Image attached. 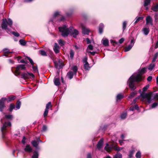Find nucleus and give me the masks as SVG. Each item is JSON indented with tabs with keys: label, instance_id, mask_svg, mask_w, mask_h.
Here are the masks:
<instances>
[{
	"label": "nucleus",
	"instance_id": "5",
	"mask_svg": "<svg viewBox=\"0 0 158 158\" xmlns=\"http://www.w3.org/2000/svg\"><path fill=\"white\" fill-rule=\"evenodd\" d=\"M60 12L58 11H56L54 13L52 17L50 19L49 22H52L53 24V23H55L57 21L58 22L64 21L65 19V18L64 16H62L61 18L59 19L56 18V17L60 15Z\"/></svg>",
	"mask_w": 158,
	"mask_h": 158
},
{
	"label": "nucleus",
	"instance_id": "29",
	"mask_svg": "<svg viewBox=\"0 0 158 158\" xmlns=\"http://www.w3.org/2000/svg\"><path fill=\"white\" fill-rule=\"evenodd\" d=\"M137 94V92L136 91H134L131 93L130 95L128 96V98H131L134 97L136 94Z\"/></svg>",
	"mask_w": 158,
	"mask_h": 158
},
{
	"label": "nucleus",
	"instance_id": "19",
	"mask_svg": "<svg viewBox=\"0 0 158 158\" xmlns=\"http://www.w3.org/2000/svg\"><path fill=\"white\" fill-rule=\"evenodd\" d=\"M142 31L144 35H147L150 31L149 28V27H144L142 29Z\"/></svg>",
	"mask_w": 158,
	"mask_h": 158
},
{
	"label": "nucleus",
	"instance_id": "54",
	"mask_svg": "<svg viewBox=\"0 0 158 158\" xmlns=\"http://www.w3.org/2000/svg\"><path fill=\"white\" fill-rule=\"evenodd\" d=\"M158 103L157 102H154L151 105V108H153L157 106Z\"/></svg>",
	"mask_w": 158,
	"mask_h": 158
},
{
	"label": "nucleus",
	"instance_id": "16",
	"mask_svg": "<svg viewBox=\"0 0 158 158\" xmlns=\"http://www.w3.org/2000/svg\"><path fill=\"white\" fill-rule=\"evenodd\" d=\"M24 151L27 152H32V149L30 145L27 144L24 149Z\"/></svg>",
	"mask_w": 158,
	"mask_h": 158
},
{
	"label": "nucleus",
	"instance_id": "37",
	"mask_svg": "<svg viewBox=\"0 0 158 158\" xmlns=\"http://www.w3.org/2000/svg\"><path fill=\"white\" fill-rule=\"evenodd\" d=\"M152 10L155 12L158 11V3L153 6L152 8Z\"/></svg>",
	"mask_w": 158,
	"mask_h": 158
},
{
	"label": "nucleus",
	"instance_id": "31",
	"mask_svg": "<svg viewBox=\"0 0 158 158\" xmlns=\"http://www.w3.org/2000/svg\"><path fill=\"white\" fill-rule=\"evenodd\" d=\"M84 67L85 70H89L91 67L89 66V64L88 62L84 64Z\"/></svg>",
	"mask_w": 158,
	"mask_h": 158
},
{
	"label": "nucleus",
	"instance_id": "43",
	"mask_svg": "<svg viewBox=\"0 0 158 158\" xmlns=\"http://www.w3.org/2000/svg\"><path fill=\"white\" fill-rule=\"evenodd\" d=\"M122 156L121 153H117L115 155L114 158H122Z\"/></svg>",
	"mask_w": 158,
	"mask_h": 158
},
{
	"label": "nucleus",
	"instance_id": "40",
	"mask_svg": "<svg viewBox=\"0 0 158 158\" xmlns=\"http://www.w3.org/2000/svg\"><path fill=\"white\" fill-rule=\"evenodd\" d=\"M134 151H135L134 150H132L130 151L129 154L128 155V158H131L132 157Z\"/></svg>",
	"mask_w": 158,
	"mask_h": 158
},
{
	"label": "nucleus",
	"instance_id": "15",
	"mask_svg": "<svg viewBox=\"0 0 158 158\" xmlns=\"http://www.w3.org/2000/svg\"><path fill=\"white\" fill-rule=\"evenodd\" d=\"M102 42L103 45L105 46L106 47L109 46V41L106 38H103L102 40Z\"/></svg>",
	"mask_w": 158,
	"mask_h": 158
},
{
	"label": "nucleus",
	"instance_id": "30",
	"mask_svg": "<svg viewBox=\"0 0 158 158\" xmlns=\"http://www.w3.org/2000/svg\"><path fill=\"white\" fill-rule=\"evenodd\" d=\"M75 52L73 49H71L69 52L70 57L71 59H73L74 55Z\"/></svg>",
	"mask_w": 158,
	"mask_h": 158
},
{
	"label": "nucleus",
	"instance_id": "8",
	"mask_svg": "<svg viewBox=\"0 0 158 158\" xmlns=\"http://www.w3.org/2000/svg\"><path fill=\"white\" fill-rule=\"evenodd\" d=\"M69 34L71 35H72L74 38H76L79 32L78 31L74 29L72 26L69 27Z\"/></svg>",
	"mask_w": 158,
	"mask_h": 158
},
{
	"label": "nucleus",
	"instance_id": "23",
	"mask_svg": "<svg viewBox=\"0 0 158 158\" xmlns=\"http://www.w3.org/2000/svg\"><path fill=\"white\" fill-rule=\"evenodd\" d=\"M71 69L73 71V73L76 75L78 70L77 67L76 65L73 66L71 67Z\"/></svg>",
	"mask_w": 158,
	"mask_h": 158
},
{
	"label": "nucleus",
	"instance_id": "27",
	"mask_svg": "<svg viewBox=\"0 0 158 158\" xmlns=\"http://www.w3.org/2000/svg\"><path fill=\"white\" fill-rule=\"evenodd\" d=\"M31 143L33 146L36 148H37V146L39 144V143H38L37 141H36L35 140L32 141L31 142Z\"/></svg>",
	"mask_w": 158,
	"mask_h": 158
},
{
	"label": "nucleus",
	"instance_id": "64",
	"mask_svg": "<svg viewBox=\"0 0 158 158\" xmlns=\"http://www.w3.org/2000/svg\"><path fill=\"white\" fill-rule=\"evenodd\" d=\"M124 39L123 38H122L119 40V42L120 44H121L124 42Z\"/></svg>",
	"mask_w": 158,
	"mask_h": 158
},
{
	"label": "nucleus",
	"instance_id": "25",
	"mask_svg": "<svg viewBox=\"0 0 158 158\" xmlns=\"http://www.w3.org/2000/svg\"><path fill=\"white\" fill-rule=\"evenodd\" d=\"M58 42L59 44L61 46H64L65 44V42L63 41L61 39H60L58 40Z\"/></svg>",
	"mask_w": 158,
	"mask_h": 158
},
{
	"label": "nucleus",
	"instance_id": "13",
	"mask_svg": "<svg viewBox=\"0 0 158 158\" xmlns=\"http://www.w3.org/2000/svg\"><path fill=\"white\" fill-rule=\"evenodd\" d=\"M103 143V139H101L98 142L97 147L98 149L100 150L102 147Z\"/></svg>",
	"mask_w": 158,
	"mask_h": 158
},
{
	"label": "nucleus",
	"instance_id": "42",
	"mask_svg": "<svg viewBox=\"0 0 158 158\" xmlns=\"http://www.w3.org/2000/svg\"><path fill=\"white\" fill-rule=\"evenodd\" d=\"M32 68L33 69V71L34 73H38V70L37 66L35 67L34 65L32 66Z\"/></svg>",
	"mask_w": 158,
	"mask_h": 158
},
{
	"label": "nucleus",
	"instance_id": "18",
	"mask_svg": "<svg viewBox=\"0 0 158 158\" xmlns=\"http://www.w3.org/2000/svg\"><path fill=\"white\" fill-rule=\"evenodd\" d=\"M90 31L89 30L85 28L84 27H82V33L85 35H88Z\"/></svg>",
	"mask_w": 158,
	"mask_h": 158
},
{
	"label": "nucleus",
	"instance_id": "28",
	"mask_svg": "<svg viewBox=\"0 0 158 158\" xmlns=\"http://www.w3.org/2000/svg\"><path fill=\"white\" fill-rule=\"evenodd\" d=\"M21 77L22 78H23L25 79L27 78L28 77V72L26 73H22L21 75Z\"/></svg>",
	"mask_w": 158,
	"mask_h": 158
},
{
	"label": "nucleus",
	"instance_id": "62",
	"mask_svg": "<svg viewBox=\"0 0 158 158\" xmlns=\"http://www.w3.org/2000/svg\"><path fill=\"white\" fill-rule=\"evenodd\" d=\"M26 139L25 137V136H23V139L22 140V143L23 144H24L25 143V140Z\"/></svg>",
	"mask_w": 158,
	"mask_h": 158
},
{
	"label": "nucleus",
	"instance_id": "9",
	"mask_svg": "<svg viewBox=\"0 0 158 158\" xmlns=\"http://www.w3.org/2000/svg\"><path fill=\"white\" fill-rule=\"evenodd\" d=\"M62 60H58L57 61H54V63L55 67L56 69H60L64 65L62 64Z\"/></svg>",
	"mask_w": 158,
	"mask_h": 158
},
{
	"label": "nucleus",
	"instance_id": "24",
	"mask_svg": "<svg viewBox=\"0 0 158 158\" xmlns=\"http://www.w3.org/2000/svg\"><path fill=\"white\" fill-rule=\"evenodd\" d=\"M3 51L4 52V54L3 56H5L6 57H9L8 55V54L9 49L6 48H5L3 49Z\"/></svg>",
	"mask_w": 158,
	"mask_h": 158
},
{
	"label": "nucleus",
	"instance_id": "52",
	"mask_svg": "<svg viewBox=\"0 0 158 158\" xmlns=\"http://www.w3.org/2000/svg\"><path fill=\"white\" fill-rule=\"evenodd\" d=\"M155 21L157 23L158 22V14L157 13H156L154 16Z\"/></svg>",
	"mask_w": 158,
	"mask_h": 158
},
{
	"label": "nucleus",
	"instance_id": "10",
	"mask_svg": "<svg viewBox=\"0 0 158 158\" xmlns=\"http://www.w3.org/2000/svg\"><path fill=\"white\" fill-rule=\"evenodd\" d=\"M135 42V40L134 38H133L131 40L130 44L126 47L124 48L125 52H127L130 50L133 46H134Z\"/></svg>",
	"mask_w": 158,
	"mask_h": 158
},
{
	"label": "nucleus",
	"instance_id": "41",
	"mask_svg": "<svg viewBox=\"0 0 158 158\" xmlns=\"http://www.w3.org/2000/svg\"><path fill=\"white\" fill-rule=\"evenodd\" d=\"M19 42L20 44L23 46L25 45L26 44V41L23 39L20 40Z\"/></svg>",
	"mask_w": 158,
	"mask_h": 158
},
{
	"label": "nucleus",
	"instance_id": "2",
	"mask_svg": "<svg viewBox=\"0 0 158 158\" xmlns=\"http://www.w3.org/2000/svg\"><path fill=\"white\" fill-rule=\"evenodd\" d=\"M149 85H147L143 89V92L141 94V96L143 100L145 101L147 103L149 104L152 101L151 95L148 93H146L145 92L149 88Z\"/></svg>",
	"mask_w": 158,
	"mask_h": 158
},
{
	"label": "nucleus",
	"instance_id": "6",
	"mask_svg": "<svg viewBox=\"0 0 158 158\" xmlns=\"http://www.w3.org/2000/svg\"><path fill=\"white\" fill-rule=\"evenodd\" d=\"M11 124L10 122H5L3 124L2 127L1 128V131L2 132V137L4 139V135L6 132V127H10Z\"/></svg>",
	"mask_w": 158,
	"mask_h": 158
},
{
	"label": "nucleus",
	"instance_id": "17",
	"mask_svg": "<svg viewBox=\"0 0 158 158\" xmlns=\"http://www.w3.org/2000/svg\"><path fill=\"white\" fill-rule=\"evenodd\" d=\"M150 0H145L144 1L143 6L145 8L146 10H147L148 9V6L150 4Z\"/></svg>",
	"mask_w": 158,
	"mask_h": 158
},
{
	"label": "nucleus",
	"instance_id": "55",
	"mask_svg": "<svg viewBox=\"0 0 158 158\" xmlns=\"http://www.w3.org/2000/svg\"><path fill=\"white\" fill-rule=\"evenodd\" d=\"M48 109H45V111L44 114V117L47 116L48 115Z\"/></svg>",
	"mask_w": 158,
	"mask_h": 158
},
{
	"label": "nucleus",
	"instance_id": "44",
	"mask_svg": "<svg viewBox=\"0 0 158 158\" xmlns=\"http://www.w3.org/2000/svg\"><path fill=\"white\" fill-rule=\"evenodd\" d=\"M40 53L43 56H47L46 52L44 50H40L39 51Z\"/></svg>",
	"mask_w": 158,
	"mask_h": 158
},
{
	"label": "nucleus",
	"instance_id": "57",
	"mask_svg": "<svg viewBox=\"0 0 158 158\" xmlns=\"http://www.w3.org/2000/svg\"><path fill=\"white\" fill-rule=\"evenodd\" d=\"M87 57H85L83 59V62L84 64L86 63L87 62Z\"/></svg>",
	"mask_w": 158,
	"mask_h": 158
},
{
	"label": "nucleus",
	"instance_id": "53",
	"mask_svg": "<svg viewBox=\"0 0 158 158\" xmlns=\"http://www.w3.org/2000/svg\"><path fill=\"white\" fill-rule=\"evenodd\" d=\"M12 34L16 37H19V34L17 32L12 31Z\"/></svg>",
	"mask_w": 158,
	"mask_h": 158
},
{
	"label": "nucleus",
	"instance_id": "39",
	"mask_svg": "<svg viewBox=\"0 0 158 158\" xmlns=\"http://www.w3.org/2000/svg\"><path fill=\"white\" fill-rule=\"evenodd\" d=\"M123 96L121 94H118L116 97V99L118 100H120L121 99L123 98Z\"/></svg>",
	"mask_w": 158,
	"mask_h": 158
},
{
	"label": "nucleus",
	"instance_id": "36",
	"mask_svg": "<svg viewBox=\"0 0 158 158\" xmlns=\"http://www.w3.org/2000/svg\"><path fill=\"white\" fill-rule=\"evenodd\" d=\"M15 105L13 103L10 104L9 108V110L11 112L13 110L15 109Z\"/></svg>",
	"mask_w": 158,
	"mask_h": 158
},
{
	"label": "nucleus",
	"instance_id": "26",
	"mask_svg": "<svg viewBox=\"0 0 158 158\" xmlns=\"http://www.w3.org/2000/svg\"><path fill=\"white\" fill-rule=\"evenodd\" d=\"M54 83L56 86L59 85L60 84L59 79L58 78L55 79L54 80Z\"/></svg>",
	"mask_w": 158,
	"mask_h": 158
},
{
	"label": "nucleus",
	"instance_id": "50",
	"mask_svg": "<svg viewBox=\"0 0 158 158\" xmlns=\"http://www.w3.org/2000/svg\"><path fill=\"white\" fill-rule=\"evenodd\" d=\"M154 67H155L154 64H151L149 65V66L148 67V69L149 70L151 71L154 68Z\"/></svg>",
	"mask_w": 158,
	"mask_h": 158
},
{
	"label": "nucleus",
	"instance_id": "4",
	"mask_svg": "<svg viewBox=\"0 0 158 158\" xmlns=\"http://www.w3.org/2000/svg\"><path fill=\"white\" fill-rule=\"evenodd\" d=\"M59 31L61 33V35L63 37H66L69 34V27L66 25H63L59 27Z\"/></svg>",
	"mask_w": 158,
	"mask_h": 158
},
{
	"label": "nucleus",
	"instance_id": "14",
	"mask_svg": "<svg viewBox=\"0 0 158 158\" xmlns=\"http://www.w3.org/2000/svg\"><path fill=\"white\" fill-rule=\"evenodd\" d=\"M53 50L56 54H57L60 52L59 47L56 43H55L54 44Z\"/></svg>",
	"mask_w": 158,
	"mask_h": 158
},
{
	"label": "nucleus",
	"instance_id": "59",
	"mask_svg": "<svg viewBox=\"0 0 158 158\" xmlns=\"http://www.w3.org/2000/svg\"><path fill=\"white\" fill-rule=\"evenodd\" d=\"M155 100L158 101V94H156L153 96Z\"/></svg>",
	"mask_w": 158,
	"mask_h": 158
},
{
	"label": "nucleus",
	"instance_id": "35",
	"mask_svg": "<svg viewBox=\"0 0 158 158\" xmlns=\"http://www.w3.org/2000/svg\"><path fill=\"white\" fill-rule=\"evenodd\" d=\"M39 154L37 152L35 151L33 155L32 156L31 158H38Z\"/></svg>",
	"mask_w": 158,
	"mask_h": 158
},
{
	"label": "nucleus",
	"instance_id": "46",
	"mask_svg": "<svg viewBox=\"0 0 158 158\" xmlns=\"http://www.w3.org/2000/svg\"><path fill=\"white\" fill-rule=\"evenodd\" d=\"M127 116V113L126 112H124L121 114L120 117L122 119H124Z\"/></svg>",
	"mask_w": 158,
	"mask_h": 158
},
{
	"label": "nucleus",
	"instance_id": "3",
	"mask_svg": "<svg viewBox=\"0 0 158 158\" xmlns=\"http://www.w3.org/2000/svg\"><path fill=\"white\" fill-rule=\"evenodd\" d=\"M16 98V97L14 96H10L8 98H2L0 100V111L2 112L5 106L4 102L7 100L8 102H10Z\"/></svg>",
	"mask_w": 158,
	"mask_h": 158
},
{
	"label": "nucleus",
	"instance_id": "12",
	"mask_svg": "<svg viewBox=\"0 0 158 158\" xmlns=\"http://www.w3.org/2000/svg\"><path fill=\"white\" fill-rule=\"evenodd\" d=\"M146 23L148 25H150L151 26L153 25L152 19L150 15L147 16L146 18Z\"/></svg>",
	"mask_w": 158,
	"mask_h": 158
},
{
	"label": "nucleus",
	"instance_id": "32",
	"mask_svg": "<svg viewBox=\"0 0 158 158\" xmlns=\"http://www.w3.org/2000/svg\"><path fill=\"white\" fill-rule=\"evenodd\" d=\"M5 118L7 119L11 120L13 118V116L11 114H7L5 116Z\"/></svg>",
	"mask_w": 158,
	"mask_h": 158
},
{
	"label": "nucleus",
	"instance_id": "20",
	"mask_svg": "<svg viewBox=\"0 0 158 158\" xmlns=\"http://www.w3.org/2000/svg\"><path fill=\"white\" fill-rule=\"evenodd\" d=\"M104 149L107 152H109L111 151L112 149V146H110L108 143H106V146L104 148Z\"/></svg>",
	"mask_w": 158,
	"mask_h": 158
},
{
	"label": "nucleus",
	"instance_id": "49",
	"mask_svg": "<svg viewBox=\"0 0 158 158\" xmlns=\"http://www.w3.org/2000/svg\"><path fill=\"white\" fill-rule=\"evenodd\" d=\"M52 106V104L51 102H48L46 105V109L49 110V108Z\"/></svg>",
	"mask_w": 158,
	"mask_h": 158
},
{
	"label": "nucleus",
	"instance_id": "56",
	"mask_svg": "<svg viewBox=\"0 0 158 158\" xmlns=\"http://www.w3.org/2000/svg\"><path fill=\"white\" fill-rule=\"evenodd\" d=\"M114 148L115 150H116L118 151H119L123 149V148L118 147H115V146L114 147Z\"/></svg>",
	"mask_w": 158,
	"mask_h": 158
},
{
	"label": "nucleus",
	"instance_id": "21",
	"mask_svg": "<svg viewBox=\"0 0 158 158\" xmlns=\"http://www.w3.org/2000/svg\"><path fill=\"white\" fill-rule=\"evenodd\" d=\"M74 75H75L72 71H69L67 73V75L70 79H72Z\"/></svg>",
	"mask_w": 158,
	"mask_h": 158
},
{
	"label": "nucleus",
	"instance_id": "1",
	"mask_svg": "<svg viewBox=\"0 0 158 158\" xmlns=\"http://www.w3.org/2000/svg\"><path fill=\"white\" fill-rule=\"evenodd\" d=\"M146 69L145 68H142L139 73L134 74L129 78L128 83L129 88L131 90H134L136 89L135 85V82H140L142 79V75L146 72Z\"/></svg>",
	"mask_w": 158,
	"mask_h": 158
},
{
	"label": "nucleus",
	"instance_id": "33",
	"mask_svg": "<svg viewBox=\"0 0 158 158\" xmlns=\"http://www.w3.org/2000/svg\"><path fill=\"white\" fill-rule=\"evenodd\" d=\"M21 105V102L19 100H18L16 103V109L15 110L19 109Z\"/></svg>",
	"mask_w": 158,
	"mask_h": 158
},
{
	"label": "nucleus",
	"instance_id": "60",
	"mask_svg": "<svg viewBox=\"0 0 158 158\" xmlns=\"http://www.w3.org/2000/svg\"><path fill=\"white\" fill-rule=\"evenodd\" d=\"M28 77L29 76H31L33 78L35 77V76H34V75L32 73L28 72Z\"/></svg>",
	"mask_w": 158,
	"mask_h": 158
},
{
	"label": "nucleus",
	"instance_id": "34",
	"mask_svg": "<svg viewBox=\"0 0 158 158\" xmlns=\"http://www.w3.org/2000/svg\"><path fill=\"white\" fill-rule=\"evenodd\" d=\"M7 23L8 26L10 27H11L13 24V23L11 19L8 18L7 21Z\"/></svg>",
	"mask_w": 158,
	"mask_h": 158
},
{
	"label": "nucleus",
	"instance_id": "7",
	"mask_svg": "<svg viewBox=\"0 0 158 158\" xmlns=\"http://www.w3.org/2000/svg\"><path fill=\"white\" fill-rule=\"evenodd\" d=\"M26 68L24 64H19L16 67V70L15 72V75L18 76L19 75L21 72H20V70H24Z\"/></svg>",
	"mask_w": 158,
	"mask_h": 158
},
{
	"label": "nucleus",
	"instance_id": "47",
	"mask_svg": "<svg viewBox=\"0 0 158 158\" xmlns=\"http://www.w3.org/2000/svg\"><path fill=\"white\" fill-rule=\"evenodd\" d=\"M136 158H141V153L139 151H138L135 155Z\"/></svg>",
	"mask_w": 158,
	"mask_h": 158
},
{
	"label": "nucleus",
	"instance_id": "58",
	"mask_svg": "<svg viewBox=\"0 0 158 158\" xmlns=\"http://www.w3.org/2000/svg\"><path fill=\"white\" fill-rule=\"evenodd\" d=\"M47 130V127L46 126L44 125L42 127V131H45Z\"/></svg>",
	"mask_w": 158,
	"mask_h": 158
},
{
	"label": "nucleus",
	"instance_id": "11",
	"mask_svg": "<svg viewBox=\"0 0 158 158\" xmlns=\"http://www.w3.org/2000/svg\"><path fill=\"white\" fill-rule=\"evenodd\" d=\"M1 27L3 29L6 30L7 29V20L6 18L3 19L1 24Z\"/></svg>",
	"mask_w": 158,
	"mask_h": 158
},
{
	"label": "nucleus",
	"instance_id": "48",
	"mask_svg": "<svg viewBox=\"0 0 158 158\" xmlns=\"http://www.w3.org/2000/svg\"><path fill=\"white\" fill-rule=\"evenodd\" d=\"M127 25V23L126 21H125L123 22V31L126 29Z\"/></svg>",
	"mask_w": 158,
	"mask_h": 158
},
{
	"label": "nucleus",
	"instance_id": "22",
	"mask_svg": "<svg viewBox=\"0 0 158 158\" xmlns=\"http://www.w3.org/2000/svg\"><path fill=\"white\" fill-rule=\"evenodd\" d=\"M104 28V25L102 23H101L99 25L98 30L99 32L101 34L102 33Z\"/></svg>",
	"mask_w": 158,
	"mask_h": 158
},
{
	"label": "nucleus",
	"instance_id": "51",
	"mask_svg": "<svg viewBox=\"0 0 158 158\" xmlns=\"http://www.w3.org/2000/svg\"><path fill=\"white\" fill-rule=\"evenodd\" d=\"M27 59L29 61L31 64L32 65H34V62L33 61V60L29 57L27 56L26 57Z\"/></svg>",
	"mask_w": 158,
	"mask_h": 158
},
{
	"label": "nucleus",
	"instance_id": "61",
	"mask_svg": "<svg viewBox=\"0 0 158 158\" xmlns=\"http://www.w3.org/2000/svg\"><path fill=\"white\" fill-rule=\"evenodd\" d=\"M152 77L151 76H149V77H148V78H147V81H149V82H150L151 81L152 79Z\"/></svg>",
	"mask_w": 158,
	"mask_h": 158
},
{
	"label": "nucleus",
	"instance_id": "63",
	"mask_svg": "<svg viewBox=\"0 0 158 158\" xmlns=\"http://www.w3.org/2000/svg\"><path fill=\"white\" fill-rule=\"evenodd\" d=\"M88 48L90 50H92L93 48V47L92 45L90 44L88 46Z\"/></svg>",
	"mask_w": 158,
	"mask_h": 158
},
{
	"label": "nucleus",
	"instance_id": "38",
	"mask_svg": "<svg viewBox=\"0 0 158 158\" xmlns=\"http://www.w3.org/2000/svg\"><path fill=\"white\" fill-rule=\"evenodd\" d=\"M143 17L142 16L139 17L138 18L136 17V18L135 21L134 23V24H135L136 23L138 22L140 20H143Z\"/></svg>",
	"mask_w": 158,
	"mask_h": 158
},
{
	"label": "nucleus",
	"instance_id": "45",
	"mask_svg": "<svg viewBox=\"0 0 158 158\" xmlns=\"http://www.w3.org/2000/svg\"><path fill=\"white\" fill-rule=\"evenodd\" d=\"M158 52H157L155 54V55L154 56L153 59L152 60V62H155L156 61L157 58L158 57Z\"/></svg>",
	"mask_w": 158,
	"mask_h": 158
}]
</instances>
